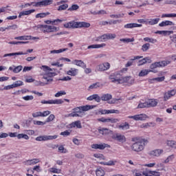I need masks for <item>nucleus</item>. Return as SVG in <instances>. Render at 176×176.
<instances>
[{
	"label": "nucleus",
	"instance_id": "13d9d810",
	"mask_svg": "<svg viewBox=\"0 0 176 176\" xmlns=\"http://www.w3.org/2000/svg\"><path fill=\"white\" fill-rule=\"evenodd\" d=\"M41 69H43V71H44L45 72H50V71H52V68L47 65H42Z\"/></svg>",
	"mask_w": 176,
	"mask_h": 176
},
{
	"label": "nucleus",
	"instance_id": "e2e57ef3",
	"mask_svg": "<svg viewBox=\"0 0 176 176\" xmlns=\"http://www.w3.org/2000/svg\"><path fill=\"white\" fill-rule=\"evenodd\" d=\"M65 94H67L65 91H60L55 94V97H61V96H65Z\"/></svg>",
	"mask_w": 176,
	"mask_h": 176
},
{
	"label": "nucleus",
	"instance_id": "c756f323",
	"mask_svg": "<svg viewBox=\"0 0 176 176\" xmlns=\"http://www.w3.org/2000/svg\"><path fill=\"white\" fill-rule=\"evenodd\" d=\"M67 74L70 76H76V75H78V69L76 68H70V69L67 72Z\"/></svg>",
	"mask_w": 176,
	"mask_h": 176
},
{
	"label": "nucleus",
	"instance_id": "f8f14e48",
	"mask_svg": "<svg viewBox=\"0 0 176 176\" xmlns=\"http://www.w3.org/2000/svg\"><path fill=\"white\" fill-rule=\"evenodd\" d=\"M52 3H53L52 0H43L41 1L35 3L34 6H36V8L39 6H47L49 5H52Z\"/></svg>",
	"mask_w": 176,
	"mask_h": 176
},
{
	"label": "nucleus",
	"instance_id": "cd10ccee",
	"mask_svg": "<svg viewBox=\"0 0 176 176\" xmlns=\"http://www.w3.org/2000/svg\"><path fill=\"white\" fill-rule=\"evenodd\" d=\"M148 108L156 107L157 105V100L156 99H149L147 101Z\"/></svg>",
	"mask_w": 176,
	"mask_h": 176
},
{
	"label": "nucleus",
	"instance_id": "69168bd1",
	"mask_svg": "<svg viewBox=\"0 0 176 176\" xmlns=\"http://www.w3.org/2000/svg\"><path fill=\"white\" fill-rule=\"evenodd\" d=\"M164 79H166V77L162 76V77H157L152 79V80H156V82H163L164 81Z\"/></svg>",
	"mask_w": 176,
	"mask_h": 176
},
{
	"label": "nucleus",
	"instance_id": "9b49d317",
	"mask_svg": "<svg viewBox=\"0 0 176 176\" xmlns=\"http://www.w3.org/2000/svg\"><path fill=\"white\" fill-rule=\"evenodd\" d=\"M111 138H113V140H116L117 141H118V142L122 143L126 141V136L120 133H115L112 135Z\"/></svg>",
	"mask_w": 176,
	"mask_h": 176
},
{
	"label": "nucleus",
	"instance_id": "5701e85b",
	"mask_svg": "<svg viewBox=\"0 0 176 176\" xmlns=\"http://www.w3.org/2000/svg\"><path fill=\"white\" fill-rule=\"evenodd\" d=\"M146 63H152V60L150 59L149 57L144 58L138 61V67H141V65H144L146 64Z\"/></svg>",
	"mask_w": 176,
	"mask_h": 176
},
{
	"label": "nucleus",
	"instance_id": "8fccbe9b",
	"mask_svg": "<svg viewBox=\"0 0 176 176\" xmlns=\"http://www.w3.org/2000/svg\"><path fill=\"white\" fill-rule=\"evenodd\" d=\"M138 109H142V108H148V102H140L138 105Z\"/></svg>",
	"mask_w": 176,
	"mask_h": 176
},
{
	"label": "nucleus",
	"instance_id": "de8ad7c7",
	"mask_svg": "<svg viewBox=\"0 0 176 176\" xmlns=\"http://www.w3.org/2000/svg\"><path fill=\"white\" fill-rule=\"evenodd\" d=\"M78 9H79V6L78 4H73L67 10L69 12H74V10H78Z\"/></svg>",
	"mask_w": 176,
	"mask_h": 176
},
{
	"label": "nucleus",
	"instance_id": "a211bd4d",
	"mask_svg": "<svg viewBox=\"0 0 176 176\" xmlns=\"http://www.w3.org/2000/svg\"><path fill=\"white\" fill-rule=\"evenodd\" d=\"M144 56H134L133 58L130 59L126 64L125 65V67L127 68L129 67H131L133 64H134V60H140V58H143Z\"/></svg>",
	"mask_w": 176,
	"mask_h": 176
},
{
	"label": "nucleus",
	"instance_id": "0e129e2a",
	"mask_svg": "<svg viewBox=\"0 0 176 176\" xmlns=\"http://www.w3.org/2000/svg\"><path fill=\"white\" fill-rule=\"evenodd\" d=\"M174 160V155H169L164 161V163H169V162H173Z\"/></svg>",
	"mask_w": 176,
	"mask_h": 176
},
{
	"label": "nucleus",
	"instance_id": "052dcab7",
	"mask_svg": "<svg viewBox=\"0 0 176 176\" xmlns=\"http://www.w3.org/2000/svg\"><path fill=\"white\" fill-rule=\"evenodd\" d=\"M98 87H100V82H96V83L91 85L89 87V89H97Z\"/></svg>",
	"mask_w": 176,
	"mask_h": 176
},
{
	"label": "nucleus",
	"instance_id": "6ab92c4d",
	"mask_svg": "<svg viewBox=\"0 0 176 176\" xmlns=\"http://www.w3.org/2000/svg\"><path fill=\"white\" fill-rule=\"evenodd\" d=\"M164 151L163 149H155L153 151H151L149 153L151 156H155L156 157H159L162 153H163Z\"/></svg>",
	"mask_w": 176,
	"mask_h": 176
},
{
	"label": "nucleus",
	"instance_id": "37998d69",
	"mask_svg": "<svg viewBox=\"0 0 176 176\" xmlns=\"http://www.w3.org/2000/svg\"><path fill=\"white\" fill-rule=\"evenodd\" d=\"M18 140H21L23 138L24 140H30V136L25 133H19L17 135Z\"/></svg>",
	"mask_w": 176,
	"mask_h": 176
},
{
	"label": "nucleus",
	"instance_id": "680f3d73",
	"mask_svg": "<svg viewBox=\"0 0 176 176\" xmlns=\"http://www.w3.org/2000/svg\"><path fill=\"white\" fill-rule=\"evenodd\" d=\"M161 17L162 19H164V17H176V14H163Z\"/></svg>",
	"mask_w": 176,
	"mask_h": 176
},
{
	"label": "nucleus",
	"instance_id": "412c9836",
	"mask_svg": "<svg viewBox=\"0 0 176 176\" xmlns=\"http://www.w3.org/2000/svg\"><path fill=\"white\" fill-rule=\"evenodd\" d=\"M149 72H153L154 74H156V72H157L155 70H151V69H142L139 73L138 76H140V77L146 76V75H148Z\"/></svg>",
	"mask_w": 176,
	"mask_h": 176
},
{
	"label": "nucleus",
	"instance_id": "2f4dec72",
	"mask_svg": "<svg viewBox=\"0 0 176 176\" xmlns=\"http://www.w3.org/2000/svg\"><path fill=\"white\" fill-rule=\"evenodd\" d=\"M68 48H63L59 50H54L50 51V54H58L59 53H63V52H67Z\"/></svg>",
	"mask_w": 176,
	"mask_h": 176
},
{
	"label": "nucleus",
	"instance_id": "f3484780",
	"mask_svg": "<svg viewBox=\"0 0 176 176\" xmlns=\"http://www.w3.org/2000/svg\"><path fill=\"white\" fill-rule=\"evenodd\" d=\"M87 101H93L94 100L96 102H100L101 98L98 94H93L87 98Z\"/></svg>",
	"mask_w": 176,
	"mask_h": 176
},
{
	"label": "nucleus",
	"instance_id": "58836bf2",
	"mask_svg": "<svg viewBox=\"0 0 176 176\" xmlns=\"http://www.w3.org/2000/svg\"><path fill=\"white\" fill-rule=\"evenodd\" d=\"M155 34H160L162 35V34H164V35H170V34H174L173 31H168V30H158L155 32Z\"/></svg>",
	"mask_w": 176,
	"mask_h": 176
},
{
	"label": "nucleus",
	"instance_id": "ddd939ff",
	"mask_svg": "<svg viewBox=\"0 0 176 176\" xmlns=\"http://www.w3.org/2000/svg\"><path fill=\"white\" fill-rule=\"evenodd\" d=\"M111 68V64L108 62H105L104 63L100 64L98 65V71L102 72V71H108Z\"/></svg>",
	"mask_w": 176,
	"mask_h": 176
},
{
	"label": "nucleus",
	"instance_id": "774afa93",
	"mask_svg": "<svg viewBox=\"0 0 176 176\" xmlns=\"http://www.w3.org/2000/svg\"><path fill=\"white\" fill-rule=\"evenodd\" d=\"M28 163H30V164H36V163H39V159H33L28 160Z\"/></svg>",
	"mask_w": 176,
	"mask_h": 176
},
{
	"label": "nucleus",
	"instance_id": "4c0bfd02",
	"mask_svg": "<svg viewBox=\"0 0 176 176\" xmlns=\"http://www.w3.org/2000/svg\"><path fill=\"white\" fill-rule=\"evenodd\" d=\"M159 21H160V19L159 18H156V19H150L148 21V25H155L156 24H157V23H159Z\"/></svg>",
	"mask_w": 176,
	"mask_h": 176
},
{
	"label": "nucleus",
	"instance_id": "864d4df0",
	"mask_svg": "<svg viewBox=\"0 0 176 176\" xmlns=\"http://www.w3.org/2000/svg\"><path fill=\"white\" fill-rule=\"evenodd\" d=\"M50 172L53 173L54 174H60V173H61V170L58 169L57 168H50Z\"/></svg>",
	"mask_w": 176,
	"mask_h": 176
},
{
	"label": "nucleus",
	"instance_id": "c9c22d12",
	"mask_svg": "<svg viewBox=\"0 0 176 176\" xmlns=\"http://www.w3.org/2000/svg\"><path fill=\"white\" fill-rule=\"evenodd\" d=\"M112 98V95L107 94H104L100 97V100L102 101H109Z\"/></svg>",
	"mask_w": 176,
	"mask_h": 176
},
{
	"label": "nucleus",
	"instance_id": "dca6fc26",
	"mask_svg": "<svg viewBox=\"0 0 176 176\" xmlns=\"http://www.w3.org/2000/svg\"><path fill=\"white\" fill-rule=\"evenodd\" d=\"M101 115H108L109 113H120L119 110L111 109V110H105L102 109L99 111Z\"/></svg>",
	"mask_w": 176,
	"mask_h": 176
},
{
	"label": "nucleus",
	"instance_id": "4468645a",
	"mask_svg": "<svg viewBox=\"0 0 176 176\" xmlns=\"http://www.w3.org/2000/svg\"><path fill=\"white\" fill-rule=\"evenodd\" d=\"M175 94L176 91L174 89L166 92L164 94V101H167L168 100H170V98H171V97H173V96H175Z\"/></svg>",
	"mask_w": 176,
	"mask_h": 176
},
{
	"label": "nucleus",
	"instance_id": "423d86ee",
	"mask_svg": "<svg viewBox=\"0 0 176 176\" xmlns=\"http://www.w3.org/2000/svg\"><path fill=\"white\" fill-rule=\"evenodd\" d=\"M38 28L41 30L44 33L56 32L57 28L56 26L47 25H38Z\"/></svg>",
	"mask_w": 176,
	"mask_h": 176
},
{
	"label": "nucleus",
	"instance_id": "6e6d98bb",
	"mask_svg": "<svg viewBox=\"0 0 176 176\" xmlns=\"http://www.w3.org/2000/svg\"><path fill=\"white\" fill-rule=\"evenodd\" d=\"M115 163H116V161L110 160L107 162H102L101 164H104V166H115Z\"/></svg>",
	"mask_w": 176,
	"mask_h": 176
},
{
	"label": "nucleus",
	"instance_id": "1a4fd4ad",
	"mask_svg": "<svg viewBox=\"0 0 176 176\" xmlns=\"http://www.w3.org/2000/svg\"><path fill=\"white\" fill-rule=\"evenodd\" d=\"M129 119H133V120H146L148 119V116L146 114H138L135 116H128Z\"/></svg>",
	"mask_w": 176,
	"mask_h": 176
},
{
	"label": "nucleus",
	"instance_id": "7c9ffc66",
	"mask_svg": "<svg viewBox=\"0 0 176 176\" xmlns=\"http://www.w3.org/2000/svg\"><path fill=\"white\" fill-rule=\"evenodd\" d=\"M24 54H27V53L19 52H14V53H10V54H6L3 55V57H12V56H23Z\"/></svg>",
	"mask_w": 176,
	"mask_h": 176
},
{
	"label": "nucleus",
	"instance_id": "72a5a7b5",
	"mask_svg": "<svg viewBox=\"0 0 176 176\" xmlns=\"http://www.w3.org/2000/svg\"><path fill=\"white\" fill-rule=\"evenodd\" d=\"M73 63L75 64V65H78V67L86 68V65L81 60H74Z\"/></svg>",
	"mask_w": 176,
	"mask_h": 176
},
{
	"label": "nucleus",
	"instance_id": "ea45409f",
	"mask_svg": "<svg viewBox=\"0 0 176 176\" xmlns=\"http://www.w3.org/2000/svg\"><path fill=\"white\" fill-rule=\"evenodd\" d=\"M166 144L170 146V148H173L176 149V142L174 140H167Z\"/></svg>",
	"mask_w": 176,
	"mask_h": 176
},
{
	"label": "nucleus",
	"instance_id": "a878e982",
	"mask_svg": "<svg viewBox=\"0 0 176 176\" xmlns=\"http://www.w3.org/2000/svg\"><path fill=\"white\" fill-rule=\"evenodd\" d=\"M35 12V10H29L26 11H23L19 13V18L21 19L22 16H30L31 13H34Z\"/></svg>",
	"mask_w": 176,
	"mask_h": 176
},
{
	"label": "nucleus",
	"instance_id": "4d7b16f0",
	"mask_svg": "<svg viewBox=\"0 0 176 176\" xmlns=\"http://www.w3.org/2000/svg\"><path fill=\"white\" fill-rule=\"evenodd\" d=\"M124 16V14H111L110 15L111 19H120Z\"/></svg>",
	"mask_w": 176,
	"mask_h": 176
},
{
	"label": "nucleus",
	"instance_id": "79ce46f5",
	"mask_svg": "<svg viewBox=\"0 0 176 176\" xmlns=\"http://www.w3.org/2000/svg\"><path fill=\"white\" fill-rule=\"evenodd\" d=\"M49 14H50V12L39 13L36 15V19H44V17L49 16Z\"/></svg>",
	"mask_w": 176,
	"mask_h": 176
},
{
	"label": "nucleus",
	"instance_id": "9d476101",
	"mask_svg": "<svg viewBox=\"0 0 176 176\" xmlns=\"http://www.w3.org/2000/svg\"><path fill=\"white\" fill-rule=\"evenodd\" d=\"M91 147L92 148V149H100V151H104V149H105V148H111V146L108 144H91Z\"/></svg>",
	"mask_w": 176,
	"mask_h": 176
},
{
	"label": "nucleus",
	"instance_id": "3c124183",
	"mask_svg": "<svg viewBox=\"0 0 176 176\" xmlns=\"http://www.w3.org/2000/svg\"><path fill=\"white\" fill-rule=\"evenodd\" d=\"M23 85H24V83L21 80H17L12 84V85L14 86V89L16 87H20V86H23Z\"/></svg>",
	"mask_w": 176,
	"mask_h": 176
},
{
	"label": "nucleus",
	"instance_id": "4be33fe9",
	"mask_svg": "<svg viewBox=\"0 0 176 176\" xmlns=\"http://www.w3.org/2000/svg\"><path fill=\"white\" fill-rule=\"evenodd\" d=\"M77 28H89L90 23L87 22H76Z\"/></svg>",
	"mask_w": 176,
	"mask_h": 176
},
{
	"label": "nucleus",
	"instance_id": "603ef678",
	"mask_svg": "<svg viewBox=\"0 0 176 176\" xmlns=\"http://www.w3.org/2000/svg\"><path fill=\"white\" fill-rule=\"evenodd\" d=\"M99 133L100 134H102V135H107L109 133V129H108L107 128H102L101 129H99Z\"/></svg>",
	"mask_w": 176,
	"mask_h": 176
},
{
	"label": "nucleus",
	"instance_id": "f257e3e1",
	"mask_svg": "<svg viewBox=\"0 0 176 176\" xmlns=\"http://www.w3.org/2000/svg\"><path fill=\"white\" fill-rule=\"evenodd\" d=\"M109 80L111 83H117V85H126L127 86H131L134 84V79L131 78V76H122V75L118 72L111 74L109 76Z\"/></svg>",
	"mask_w": 176,
	"mask_h": 176
},
{
	"label": "nucleus",
	"instance_id": "7ed1b4c3",
	"mask_svg": "<svg viewBox=\"0 0 176 176\" xmlns=\"http://www.w3.org/2000/svg\"><path fill=\"white\" fill-rule=\"evenodd\" d=\"M89 109H91V106L90 105H85V106H81V107H77L73 109V111L76 112V113L78 116V118H83L85 116V112L89 111Z\"/></svg>",
	"mask_w": 176,
	"mask_h": 176
},
{
	"label": "nucleus",
	"instance_id": "bf43d9fd",
	"mask_svg": "<svg viewBox=\"0 0 176 176\" xmlns=\"http://www.w3.org/2000/svg\"><path fill=\"white\" fill-rule=\"evenodd\" d=\"M56 116H54V114H51L49 116V117L46 119V122L47 123L50 122H53L55 119Z\"/></svg>",
	"mask_w": 176,
	"mask_h": 176
},
{
	"label": "nucleus",
	"instance_id": "09e8293b",
	"mask_svg": "<svg viewBox=\"0 0 176 176\" xmlns=\"http://www.w3.org/2000/svg\"><path fill=\"white\" fill-rule=\"evenodd\" d=\"M68 9V4H63L58 6L57 10L61 12V10H67Z\"/></svg>",
	"mask_w": 176,
	"mask_h": 176
},
{
	"label": "nucleus",
	"instance_id": "b1692460",
	"mask_svg": "<svg viewBox=\"0 0 176 176\" xmlns=\"http://www.w3.org/2000/svg\"><path fill=\"white\" fill-rule=\"evenodd\" d=\"M140 27H142V24L138 23H127L124 25V28L129 29V28H138Z\"/></svg>",
	"mask_w": 176,
	"mask_h": 176
},
{
	"label": "nucleus",
	"instance_id": "49530a36",
	"mask_svg": "<svg viewBox=\"0 0 176 176\" xmlns=\"http://www.w3.org/2000/svg\"><path fill=\"white\" fill-rule=\"evenodd\" d=\"M144 42H149L150 43H156L157 42V40L149 37H145L144 38Z\"/></svg>",
	"mask_w": 176,
	"mask_h": 176
},
{
	"label": "nucleus",
	"instance_id": "a18cd8bd",
	"mask_svg": "<svg viewBox=\"0 0 176 176\" xmlns=\"http://www.w3.org/2000/svg\"><path fill=\"white\" fill-rule=\"evenodd\" d=\"M118 129L129 130V129H130V124H129V122H124V124L118 126Z\"/></svg>",
	"mask_w": 176,
	"mask_h": 176
},
{
	"label": "nucleus",
	"instance_id": "f704fd0d",
	"mask_svg": "<svg viewBox=\"0 0 176 176\" xmlns=\"http://www.w3.org/2000/svg\"><path fill=\"white\" fill-rule=\"evenodd\" d=\"M70 126L71 127H77V129H82V123L80 122V120H77L72 122Z\"/></svg>",
	"mask_w": 176,
	"mask_h": 176
},
{
	"label": "nucleus",
	"instance_id": "c85d7f7f",
	"mask_svg": "<svg viewBox=\"0 0 176 176\" xmlns=\"http://www.w3.org/2000/svg\"><path fill=\"white\" fill-rule=\"evenodd\" d=\"M22 69H23V66L21 65L16 66L14 68H13V67H9V70L12 71L14 74H19V72H20Z\"/></svg>",
	"mask_w": 176,
	"mask_h": 176
},
{
	"label": "nucleus",
	"instance_id": "393cba45",
	"mask_svg": "<svg viewBox=\"0 0 176 176\" xmlns=\"http://www.w3.org/2000/svg\"><path fill=\"white\" fill-rule=\"evenodd\" d=\"M160 172L152 171L149 169H146V176H160Z\"/></svg>",
	"mask_w": 176,
	"mask_h": 176
},
{
	"label": "nucleus",
	"instance_id": "bb28decb",
	"mask_svg": "<svg viewBox=\"0 0 176 176\" xmlns=\"http://www.w3.org/2000/svg\"><path fill=\"white\" fill-rule=\"evenodd\" d=\"M107 46V44L105 43H102V44H94L89 45L87 47V49H100L101 47H105Z\"/></svg>",
	"mask_w": 176,
	"mask_h": 176
},
{
	"label": "nucleus",
	"instance_id": "a19ab883",
	"mask_svg": "<svg viewBox=\"0 0 176 176\" xmlns=\"http://www.w3.org/2000/svg\"><path fill=\"white\" fill-rule=\"evenodd\" d=\"M96 176H104L105 171L102 168H99L96 169Z\"/></svg>",
	"mask_w": 176,
	"mask_h": 176
},
{
	"label": "nucleus",
	"instance_id": "338daca9",
	"mask_svg": "<svg viewBox=\"0 0 176 176\" xmlns=\"http://www.w3.org/2000/svg\"><path fill=\"white\" fill-rule=\"evenodd\" d=\"M22 98L25 101H31V100H34V96H26L22 97Z\"/></svg>",
	"mask_w": 176,
	"mask_h": 176
},
{
	"label": "nucleus",
	"instance_id": "5fc2aeb1",
	"mask_svg": "<svg viewBox=\"0 0 176 176\" xmlns=\"http://www.w3.org/2000/svg\"><path fill=\"white\" fill-rule=\"evenodd\" d=\"M149 47H151V44L145 43L142 46V52H146L147 50H149Z\"/></svg>",
	"mask_w": 176,
	"mask_h": 176
},
{
	"label": "nucleus",
	"instance_id": "39448f33",
	"mask_svg": "<svg viewBox=\"0 0 176 176\" xmlns=\"http://www.w3.org/2000/svg\"><path fill=\"white\" fill-rule=\"evenodd\" d=\"M56 75V73L48 72L46 74H44L43 79H45L47 82H43L41 81L37 82L36 86H46L49 82H53V76Z\"/></svg>",
	"mask_w": 176,
	"mask_h": 176
},
{
	"label": "nucleus",
	"instance_id": "20e7f679",
	"mask_svg": "<svg viewBox=\"0 0 176 176\" xmlns=\"http://www.w3.org/2000/svg\"><path fill=\"white\" fill-rule=\"evenodd\" d=\"M168 64H171V61L162 60L159 62H155L150 65V69L151 71H155L156 68H163L164 67H167Z\"/></svg>",
	"mask_w": 176,
	"mask_h": 176
},
{
	"label": "nucleus",
	"instance_id": "0eeeda50",
	"mask_svg": "<svg viewBox=\"0 0 176 176\" xmlns=\"http://www.w3.org/2000/svg\"><path fill=\"white\" fill-rule=\"evenodd\" d=\"M41 104H56L60 105V104L64 103L63 99H56V100H41Z\"/></svg>",
	"mask_w": 176,
	"mask_h": 176
},
{
	"label": "nucleus",
	"instance_id": "2eb2a0df",
	"mask_svg": "<svg viewBox=\"0 0 176 176\" xmlns=\"http://www.w3.org/2000/svg\"><path fill=\"white\" fill-rule=\"evenodd\" d=\"M146 168L138 170L137 169L133 170V174L135 176H146Z\"/></svg>",
	"mask_w": 176,
	"mask_h": 176
},
{
	"label": "nucleus",
	"instance_id": "aec40b11",
	"mask_svg": "<svg viewBox=\"0 0 176 176\" xmlns=\"http://www.w3.org/2000/svg\"><path fill=\"white\" fill-rule=\"evenodd\" d=\"M65 28H77L76 22L75 21H69L63 24Z\"/></svg>",
	"mask_w": 176,
	"mask_h": 176
},
{
	"label": "nucleus",
	"instance_id": "473e14b6",
	"mask_svg": "<svg viewBox=\"0 0 176 176\" xmlns=\"http://www.w3.org/2000/svg\"><path fill=\"white\" fill-rule=\"evenodd\" d=\"M167 25H174V23L171 21H164L159 23L160 27H166Z\"/></svg>",
	"mask_w": 176,
	"mask_h": 176
},
{
	"label": "nucleus",
	"instance_id": "e433bc0d",
	"mask_svg": "<svg viewBox=\"0 0 176 176\" xmlns=\"http://www.w3.org/2000/svg\"><path fill=\"white\" fill-rule=\"evenodd\" d=\"M14 39H16V41H30V39H31V37L28 36H20L14 37Z\"/></svg>",
	"mask_w": 176,
	"mask_h": 176
},
{
	"label": "nucleus",
	"instance_id": "6e6552de",
	"mask_svg": "<svg viewBox=\"0 0 176 176\" xmlns=\"http://www.w3.org/2000/svg\"><path fill=\"white\" fill-rule=\"evenodd\" d=\"M57 137V135L38 136L36 138V141H49L50 140H56Z\"/></svg>",
	"mask_w": 176,
	"mask_h": 176
},
{
	"label": "nucleus",
	"instance_id": "f03ea898",
	"mask_svg": "<svg viewBox=\"0 0 176 176\" xmlns=\"http://www.w3.org/2000/svg\"><path fill=\"white\" fill-rule=\"evenodd\" d=\"M131 141L132 142H134L131 146V149H132L133 152H142V150L145 148V142H146V140L144 139L133 138Z\"/></svg>",
	"mask_w": 176,
	"mask_h": 176
},
{
	"label": "nucleus",
	"instance_id": "c03bdc74",
	"mask_svg": "<svg viewBox=\"0 0 176 176\" xmlns=\"http://www.w3.org/2000/svg\"><path fill=\"white\" fill-rule=\"evenodd\" d=\"M118 122H120V120L118 118H107V123H111L113 124L115 123H118Z\"/></svg>",
	"mask_w": 176,
	"mask_h": 176
}]
</instances>
